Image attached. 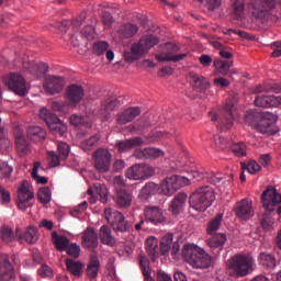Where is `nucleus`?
I'll return each mask as SVG.
<instances>
[{"label":"nucleus","instance_id":"obj_1","mask_svg":"<svg viewBox=\"0 0 281 281\" xmlns=\"http://www.w3.org/2000/svg\"><path fill=\"white\" fill-rule=\"evenodd\" d=\"M214 201H216V193L210 186L198 188L189 196V205L195 210V212H205L207 207H212Z\"/></svg>","mask_w":281,"mask_h":281},{"label":"nucleus","instance_id":"obj_2","mask_svg":"<svg viewBox=\"0 0 281 281\" xmlns=\"http://www.w3.org/2000/svg\"><path fill=\"white\" fill-rule=\"evenodd\" d=\"M255 260L247 255H235L227 263V271L232 278H245L254 271Z\"/></svg>","mask_w":281,"mask_h":281},{"label":"nucleus","instance_id":"obj_3","mask_svg":"<svg viewBox=\"0 0 281 281\" xmlns=\"http://www.w3.org/2000/svg\"><path fill=\"white\" fill-rule=\"evenodd\" d=\"M182 258L195 269H207V267L212 265L210 255L205 254L203 249L192 245H184L182 248Z\"/></svg>","mask_w":281,"mask_h":281},{"label":"nucleus","instance_id":"obj_4","mask_svg":"<svg viewBox=\"0 0 281 281\" xmlns=\"http://www.w3.org/2000/svg\"><path fill=\"white\" fill-rule=\"evenodd\" d=\"M159 38L155 35H145L143 36L138 43L133 44L131 47V52L124 53V59L126 63H135V60H139L148 49H153L155 45H158Z\"/></svg>","mask_w":281,"mask_h":281},{"label":"nucleus","instance_id":"obj_5","mask_svg":"<svg viewBox=\"0 0 281 281\" xmlns=\"http://www.w3.org/2000/svg\"><path fill=\"white\" fill-rule=\"evenodd\" d=\"M179 52V46L175 43H166L159 46L158 54H156V60L158 63H179V60H183L188 54H177Z\"/></svg>","mask_w":281,"mask_h":281},{"label":"nucleus","instance_id":"obj_6","mask_svg":"<svg viewBox=\"0 0 281 281\" xmlns=\"http://www.w3.org/2000/svg\"><path fill=\"white\" fill-rule=\"evenodd\" d=\"M104 218L108 221L109 225H111L114 232H121V234L131 232V224L120 211L114 209H105Z\"/></svg>","mask_w":281,"mask_h":281},{"label":"nucleus","instance_id":"obj_7","mask_svg":"<svg viewBox=\"0 0 281 281\" xmlns=\"http://www.w3.org/2000/svg\"><path fill=\"white\" fill-rule=\"evenodd\" d=\"M41 120L45 121V124L48 126L53 135H58L63 137L67 133V125L58 119L55 114L52 113L47 108H42L40 111Z\"/></svg>","mask_w":281,"mask_h":281},{"label":"nucleus","instance_id":"obj_8","mask_svg":"<svg viewBox=\"0 0 281 281\" xmlns=\"http://www.w3.org/2000/svg\"><path fill=\"white\" fill-rule=\"evenodd\" d=\"M261 203L268 212L281 214V194L274 187H268L261 194Z\"/></svg>","mask_w":281,"mask_h":281},{"label":"nucleus","instance_id":"obj_9","mask_svg":"<svg viewBox=\"0 0 281 281\" xmlns=\"http://www.w3.org/2000/svg\"><path fill=\"white\" fill-rule=\"evenodd\" d=\"M190 186V179L183 176H171L162 180L160 190L165 196H172L181 188Z\"/></svg>","mask_w":281,"mask_h":281},{"label":"nucleus","instance_id":"obj_10","mask_svg":"<svg viewBox=\"0 0 281 281\" xmlns=\"http://www.w3.org/2000/svg\"><path fill=\"white\" fill-rule=\"evenodd\" d=\"M18 194V207L19 210H22V212H25L27 207H33L34 203L32 201L34 200V190L32 189V186L27 181H23L16 191Z\"/></svg>","mask_w":281,"mask_h":281},{"label":"nucleus","instance_id":"obj_11","mask_svg":"<svg viewBox=\"0 0 281 281\" xmlns=\"http://www.w3.org/2000/svg\"><path fill=\"white\" fill-rule=\"evenodd\" d=\"M5 85L16 95H27V82L25 78L18 72H11L5 79Z\"/></svg>","mask_w":281,"mask_h":281},{"label":"nucleus","instance_id":"obj_12","mask_svg":"<svg viewBox=\"0 0 281 281\" xmlns=\"http://www.w3.org/2000/svg\"><path fill=\"white\" fill-rule=\"evenodd\" d=\"M93 164L98 172H109L111 168V151L106 148L97 149L93 155Z\"/></svg>","mask_w":281,"mask_h":281},{"label":"nucleus","instance_id":"obj_13","mask_svg":"<svg viewBox=\"0 0 281 281\" xmlns=\"http://www.w3.org/2000/svg\"><path fill=\"white\" fill-rule=\"evenodd\" d=\"M155 175V169L146 164L134 165L126 171V178L133 181H139L142 179H148Z\"/></svg>","mask_w":281,"mask_h":281},{"label":"nucleus","instance_id":"obj_14","mask_svg":"<svg viewBox=\"0 0 281 281\" xmlns=\"http://www.w3.org/2000/svg\"><path fill=\"white\" fill-rule=\"evenodd\" d=\"M85 98V88L80 85H69L66 88V104L71 109H76Z\"/></svg>","mask_w":281,"mask_h":281},{"label":"nucleus","instance_id":"obj_15","mask_svg":"<svg viewBox=\"0 0 281 281\" xmlns=\"http://www.w3.org/2000/svg\"><path fill=\"white\" fill-rule=\"evenodd\" d=\"M234 126V102L227 101L224 106V115L220 120L217 128L220 131H229Z\"/></svg>","mask_w":281,"mask_h":281},{"label":"nucleus","instance_id":"obj_16","mask_svg":"<svg viewBox=\"0 0 281 281\" xmlns=\"http://www.w3.org/2000/svg\"><path fill=\"white\" fill-rule=\"evenodd\" d=\"M64 87H65V78L57 77V76L46 77V80L44 83V89L46 93H50V95L60 93Z\"/></svg>","mask_w":281,"mask_h":281},{"label":"nucleus","instance_id":"obj_17","mask_svg":"<svg viewBox=\"0 0 281 281\" xmlns=\"http://www.w3.org/2000/svg\"><path fill=\"white\" fill-rule=\"evenodd\" d=\"M14 267L10 262V257L8 255H2L0 257V281L14 280Z\"/></svg>","mask_w":281,"mask_h":281},{"label":"nucleus","instance_id":"obj_18","mask_svg":"<svg viewBox=\"0 0 281 281\" xmlns=\"http://www.w3.org/2000/svg\"><path fill=\"white\" fill-rule=\"evenodd\" d=\"M144 216L147 223H151L153 225H159V223H164L166 221V216H164V211L158 206H145Z\"/></svg>","mask_w":281,"mask_h":281},{"label":"nucleus","instance_id":"obj_19","mask_svg":"<svg viewBox=\"0 0 281 281\" xmlns=\"http://www.w3.org/2000/svg\"><path fill=\"white\" fill-rule=\"evenodd\" d=\"M124 104V98L119 97L116 99H108L101 104V115L104 120H109L111 117V113L109 111H115L120 109Z\"/></svg>","mask_w":281,"mask_h":281},{"label":"nucleus","instance_id":"obj_20","mask_svg":"<svg viewBox=\"0 0 281 281\" xmlns=\"http://www.w3.org/2000/svg\"><path fill=\"white\" fill-rule=\"evenodd\" d=\"M139 115H142V109L138 106L128 108L117 115L116 122L117 124H121V126H124V124L133 122V120Z\"/></svg>","mask_w":281,"mask_h":281},{"label":"nucleus","instance_id":"obj_21","mask_svg":"<svg viewBox=\"0 0 281 281\" xmlns=\"http://www.w3.org/2000/svg\"><path fill=\"white\" fill-rule=\"evenodd\" d=\"M235 212L238 218L241 221H249L254 216V209L251 207V202L249 200H241L237 203Z\"/></svg>","mask_w":281,"mask_h":281},{"label":"nucleus","instance_id":"obj_22","mask_svg":"<svg viewBox=\"0 0 281 281\" xmlns=\"http://www.w3.org/2000/svg\"><path fill=\"white\" fill-rule=\"evenodd\" d=\"M82 245L86 249H97L98 241V233L92 227H88L81 236Z\"/></svg>","mask_w":281,"mask_h":281},{"label":"nucleus","instance_id":"obj_23","mask_svg":"<svg viewBox=\"0 0 281 281\" xmlns=\"http://www.w3.org/2000/svg\"><path fill=\"white\" fill-rule=\"evenodd\" d=\"M15 135V148L20 155H27L30 153V143L25 139V135L23 134V130L21 127L14 128Z\"/></svg>","mask_w":281,"mask_h":281},{"label":"nucleus","instance_id":"obj_24","mask_svg":"<svg viewBox=\"0 0 281 281\" xmlns=\"http://www.w3.org/2000/svg\"><path fill=\"white\" fill-rule=\"evenodd\" d=\"M256 106H261L263 109H271V106H280L281 97L277 95H258L255 99Z\"/></svg>","mask_w":281,"mask_h":281},{"label":"nucleus","instance_id":"obj_25","mask_svg":"<svg viewBox=\"0 0 281 281\" xmlns=\"http://www.w3.org/2000/svg\"><path fill=\"white\" fill-rule=\"evenodd\" d=\"M135 157H137V159H159V157H164V150L155 147L137 149Z\"/></svg>","mask_w":281,"mask_h":281},{"label":"nucleus","instance_id":"obj_26","mask_svg":"<svg viewBox=\"0 0 281 281\" xmlns=\"http://www.w3.org/2000/svg\"><path fill=\"white\" fill-rule=\"evenodd\" d=\"M142 144H144V139H142L139 136H136L134 138L119 140L116 143V148L119 153H128V150H133L135 146H142Z\"/></svg>","mask_w":281,"mask_h":281},{"label":"nucleus","instance_id":"obj_27","mask_svg":"<svg viewBox=\"0 0 281 281\" xmlns=\"http://www.w3.org/2000/svg\"><path fill=\"white\" fill-rule=\"evenodd\" d=\"M189 78L194 89H199L200 91H207V89L211 87L210 80L196 72H190Z\"/></svg>","mask_w":281,"mask_h":281},{"label":"nucleus","instance_id":"obj_28","mask_svg":"<svg viewBox=\"0 0 281 281\" xmlns=\"http://www.w3.org/2000/svg\"><path fill=\"white\" fill-rule=\"evenodd\" d=\"M226 243H227V235L223 233L212 235L210 238L206 239L207 247H210V249H218V251H222Z\"/></svg>","mask_w":281,"mask_h":281},{"label":"nucleus","instance_id":"obj_29","mask_svg":"<svg viewBox=\"0 0 281 281\" xmlns=\"http://www.w3.org/2000/svg\"><path fill=\"white\" fill-rule=\"evenodd\" d=\"M99 237L101 243L103 245H106L108 247H115V245L117 244V240L115 239V237L111 232V227L106 225L101 226L99 231Z\"/></svg>","mask_w":281,"mask_h":281},{"label":"nucleus","instance_id":"obj_30","mask_svg":"<svg viewBox=\"0 0 281 281\" xmlns=\"http://www.w3.org/2000/svg\"><path fill=\"white\" fill-rule=\"evenodd\" d=\"M25 69L30 71L33 76H36V78H41V76L47 74L49 71V66L46 63H26L24 64Z\"/></svg>","mask_w":281,"mask_h":281},{"label":"nucleus","instance_id":"obj_31","mask_svg":"<svg viewBox=\"0 0 281 281\" xmlns=\"http://www.w3.org/2000/svg\"><path fill=\"white\" fill-rule=\"evenodd\" d=\"M15 234L19 238L29 243V245H34V243L38 240V231L34 227H29L25 232H22L21 228H16Z\"/></svg>","mask_w":281,"mask_h":281},{"label":"nucleus","instance_id":"obj_32","mask_svg":"<svg viewBox=\"0 0 281 281\" xmlns=\"http://www.w3.org/2000/svg\"><path fill=\"white\" fill-rule=\"evenodd\" d=\"M145 247L153 261L159 258V240L156 237H148Z\"/></svg>","mask_w":281,"mask_h":281},{"label":"nucleus","instance_id":"obj_33","mask_svg":"<svg viewBox=\"0 0 281 281\" xmlns=\"http://www.w3.org/2000/svg\"><path fill=\"white\" fill-rule=\"evenodd\" d=\"M186 201H188V194L178 193L171 201L169 211L175 215L179 214V212L183 210V205H186Z\"/></svg>","mask_w":281,"mask_h":281},{"label":"nucleus","instance_id":"obj_34","mask_svg":"<svg viewBox=\"0 0 281 281\" xmlns=\"http://www.w3.org/2000/svg\"><path fill=\"white\" fill-rule=\"evenodd\" d=\"M27 137L31 142L38 144V142H43V139L47 137V132L41 126H30L27 130Z\"/></svg>","mask_w":281,"mask_h":281},{"label":"nucleus","instance_id":"obj_35","mask_svg":"<svg viewBox=\"0 0 281 281\" xmlns=\"http://www.w3.org/2000/svg\"><path fill=\"white\" fill-rule=\"evenodd\" d=\"M115 202L119 207H131V204L133 203V195H131L126 190H117Z\"/></svg>","mask_w":281,"mask_h":281},{"label":"nucleus","instance_id":"obj_36","mask_svg":"<svg viewBox=\"0 0 281 281\" xmlns=\"http://www.w3.org/2000/svg\"><path fill=\"white\" fill-rule=\"evenodd\" d=\"M138 262L145 281H155L153 279V272L150 271V261L148 260V257H146L145 255H139Z\"/></svg>","mask_w":281,"mask_h":281},{"label":"nucleus","instance_id":"obj_37","mask_svg":"<svg viewBox=\"0 0 281 281\" xmlns=\"http://www.w3.org/2000/svg\"><path fill=\"white\" fill-rule=\"evenodd\" d=\"M214 67L216 69V71H218V74H221L222 76H229V69H232V67H234V60L232 59H216L214 61Z\"/></svg>","mask_w":281,"mask_h":281},{"label":"nucleus","instance_id":"obj_38","mask_svg":"<svg viewBox=\"0 0 281 281\" xmlns=\"http://www.w3.org/2000/svg\"><path fill=\"white\" fill-rule=\"evenodd\" d=\"M157 192H159V186L154 182H148L142 188L139 199L146 201V199H150V196L157 194Z\"/></svg>","mask_w":281,"mask_h":281},{"label":"nucleus","instance_id":"obj_39","mask_svg":"<svg viewBox=\"0 0 281 281\" xmlns=\"http://www.w3.org/2000/svg\"><path fill=\"white\" fill-rule=\"evenodd\" d=\"M99 269H100V259H98L97 254H92L90 256V263L88 265V268H87L88 278H90L91 280H93V278H97Z\"/></svg>","mask_w":281,"mask_h":281},{"label":"nucleus","instance_id":"obj_40","mask_svg":"<svg viewBox=\"0 0 281 281\" xmlns=\"http://www.w3.org/2000/svg\"><path fill=\"white\" fill-rule=\"evenodd\" d=\"M52 240L58 251H65L69 247V238L67 236L58 235L57 232L52 233Z\"/></svg>","mask_w":281,"mask_h":281},{"label":"nucleus","instance_id":"obj_41","mask_svg":"<svg viewBox=\"0 0 281 281\" xmlns=\"http://www.w3.org/2000/svg\"><path fill=\"white\" fill-rule=\"evenodd\" d=\"M138 31H139V29L135 24H123L119 29V35H120V38H122V40L133 38V36H135L136 32H138Z\"/></svg>","mask_w":281,"mask_h":281},{"label":"nucleus","instance_id":"obj_42","mask_svg":"<svg viewBox=\"0 0 281 281\" xmlns=\"http://www.w3.org/2000/svg\"><path fill=\"white\" fill-rule=\"evenodd\" d=\"M66 267L69 273L75 276V278H80V276H82V262L75 261L72 259H66Z\"/></svg>","mask_w":281,"mask_h":281},{"label":"nucleus","instance_id":"obj_43","mask_svg":"<svg viewBox=\"0 0 281 281\" xmlns=\"http://www.w3.org/2000/svg\"><path fill=\"white\" fill-rule=\"evenodd\" d=\"M222 223H223V213H218L207 223V226H206L207 234L212 236L215 232H218V229H221Z\"/></svg>","mask_w":281,"mask_h":281},{"label":"nucleus","instance_id":"obj_44","mask_svg":"<svg viewBox=\"0 0 281 281\" xmlns=\"http://www.w3.org/2000/svg\"><path fill=\"white\" fill-rule=\"evenodd\" d=\"M259 263L261 265V267H265L266 269H274L276 257L268 252H261L259 255Z\"/></svg>","mask_w":281,"mask_h":281},{"label":"nucleus","instance_id":"obj_45","mask_svg":"<svg viewBox=\"0 0 281 281\" xmlns=\"http://www.w3.org/2000/svg\"><path fill=\"white\" fill-rule=\"evenodd\" d=\"M98 142H100V135L95 134L91 136L90 138L81 142L80 148L81 150H85V153H89L92 148H95L98 146Z\"/></svg>","mask_w":281,"mask_h":281},{"label":"nucleus","instance_id":"obj_46","mask_svg":"<svg viewBox=\"0 0 281 281\" xmlns=\"http://www.w3.org/2000/svg\"><path fill=\"white\" fill-rule=\"evenodd\" d=\"M0 236L3 243H13L16 233H14L12 227L3 225L2 227H0Z\"/></svg>","mask_w":281,"mask_h":281},{"label":"nucleus","instance_id":"obj_47","mask_svg":"<svg viewBox=\"0 0 281 281\" xmlns=\"http://www.w3.org/2000/svg\"><path fill=\"white\" fill-rule=\"evenodd\" d=\"M172 233H168L162 237V240L160 243V252L162 256H166L170 249H172Z\"/></svg>","mask_w":281,"mask_h":281},{"label":"nucleus","instance_id":"obj_48","mask_svg":"<svg viewBox=\"0 0 281 281\" xmlns=\"http://www.w3.org/2000/svg\"><path fill=\"white\" fill-rule=\"evenodd\" d=\"M94 192L100 196L101 203H106L109 201V190L102 183H94Z\"/></svg>","mask_w":281,"mask_h":281},{"label":"nucleus","instance_id":"obj_49","mask_svg":"<svg viewBox=\"0 0 281 281\" xmlns=\"http://www.w3.org/2000/svg\"><path fill=\"white\" fill-rule=\"evenodd\" d=\"M37 199L41 203L47 205V203L52 201V190L49 189V187H44L40 189L37 192Z\"/></svg>","mask_w":281,"mask_h":281},{"label":"nucleus","instance_id":"obj_50","mask_svg":"<svg viewBox=\"0 0 281 281\" xmlns=\"http://www.w3.org/2000/svg\"><path fill=\"white\" fill-rule=\"evenodd\" d=\"M69 120L72 126H91V121L88 117L80 116L78 114H72Z\"/></svg>","mask_w":281,"mask_h":281},{"label":"nucleus","instance_id":"obj_51","mask_svg":"<svg viewBox=\"0 0 281 281\" xmlns=\"http://www.w3.org/2000/svg\"><path fill=\"white\" fill-rule=\"evenodd\" d=\"M241 170H247L249 175H256L262 170V167L256 160H250L249 162H241Z\"/></svg>","mask_w":281,"mask_h":281},{"label":"nucleus","instance_id":"obj_52","mask_svg":"<svg viewBox=\"0 0 281 281\" xmlns=\"http://www.w3.org/2000/svg\"><path fill=\"white\" fill-rule=\"evenodd\" d=\"M231 150L236 155V157H245V155H247V145H245L244 142L234 143L231 146Z\"/></svg>","mask_w":281,"mask_h":281},{"label":"nucleus","instance_id":"obj_53","mask_svg":"<svg viewBox=\"0 0 281 281\" xmlns=\"http://www.w3.org/2000/svg\"><path fill=\"white\" fill-rule=\"evenodd\" d=\"M235 19H243L245 14V2L243 0H235L233 3Z\"/></svg>","mask_w":281,"mask_h":281},{"label":"nucleus","instance_id":"obj_54","mask_svg":"<svg viewBox=\"0 0 281 281\" xmlns=\"http://www.w3.org/2000/svg\"><path fill=\"white\" fill-rule=\"evenodd\" d=\"M38 168H41V162H35L32 170V179L36 181V183L45 186L47 178L38 176Z\"/></svg>","mask_w":281,"mask_h":281},{"label":"nucleus","instance_id":"obj_55","mask_svg":"<svg viewBox=\"0 0 281 281\" xmlns=\"http://www.w3.org/2000/svg\"><path fill=\"white\" fill-rule=\"evenodd\" d=\"M37 273L41 276V278H46L48 280L54 278V270H52V268L45 263L41 266V268L37 270Z\"/></svg>","mask_w":281,"mask_h":281},{"label":"nucleus","instance_id":"obj_56","mask_svg":"<svg viewBox=\"0 0 281 281\" xmlns=\"http://www.w3.org/2000/svg\"><path fill=\"white\" fill-rule=\"evenodd\" d=\"M106 49H109V42H97L93 45V52L97 56H102V54H104V52H106Z\"/></svg>","mask_w":281,"mask_h":281},{"label":"nucleus","instance_id":"obj_57","mask_svg":"<svg viewBox=\"0 0 281 281\" xmlns=\"http://www.w3.org/2000/svg\"><path fill=\"white\" fill-rule=\"evenodd\" d=\"M257 131H259V133H262L263 135H271L273 127L271 126L270 122H267V120H263L257 126Z\"/></svg>","mask_w":281,"mask_h":281},{"label":"nucleus","instance_id":"obj_58","mask_svg":"<svg viewBox=\"0 0 281 281\" xmlns=\"http://www.w3.org/2000/svg\"><path fill=\"white\" fill-rule=\"evenodd\" d=\"M47 161L52 166V168H56V166H60V156L56 155L55 151H47Z\"/></svg>","mask_w":281,"mask_h":281},{"label":"nucleus","instance_id":"obj_59","mask_svg":"<svg viewBox=\"0 0 281 281\" xmlns=\"http://www.w3.org/2000/svg\"><path fill=\"white\" fill-rule=\"evenodd\" d=\"M57 148L61 161H65L69 157V145L67 143H58Z\"/></svg>","mask_w":281,"mask_h":281},{"label":"nucleus","instance_id":"obj_60","mask_svg":"<svg viewBox=\"0 0 281 281\" xmlns=\"http://www.w3.org/2000/svg\"><path fill=\"white\" fill-rule=\"evenodd\" d=\"M12 175V167L0 160V179H8Z\"/></svg>","mask_w":281,"mask_h":281},{"label":"nucleus","instance_id":"obj_61","mask_svg":"<svg viewBox=\"0 0 281 281\" xmlns=\"http://www.w3.org/2000/svg\"><path fill=\"white\" fill-rule=\"evenodd\" d=\"M50 106L53 111H58L59 113H67L69 111V105L60 101H53Z\"/></svg>","mask_w":281,"mask_h":281},{"label":"nucleus","instance_id":"obj_62","mask_svg":"<svg viewBox=\"0 0 281 281\" xmlns=\"http://www.w3.org/2000/svg\"><path fill=\"white\" fill-rule=\"evenodd\" d=\"M81 36H85L88 41H93V38H95V29L91 25L86 26L81 31Z\"/></svg>","mask_w":281,"mask_h":281},{"label":"nucleus","instance_id":"obj_63","mask_svg":"<svg viewBox=\"0 0 281 281\" xmlns=\"http://www.w3.org/2000/svg\"><path fill=\"white\" fill-rule=\"evenodd\" d=\"M12 201L10 196V191L5 190V188L0 187V203L2 205H8Z\"/></svg>","mask_w":281,"mask_h":281},{"label":"nucleus","instance_id":"obj_64","mask_svg":"<svg viewBox=\"0 0 281 281\" xmlns=\"http://www.w3.org/2000/svg\"><path fill=\"white\" fill-rule=\"evenodd\" d=\"M67 254L68 256H71L72 258H79L80 257V246L76 244H71L70 246L68 245Z\"/></svg>","mask_w":281,"mask_h":281}]
</instances>
